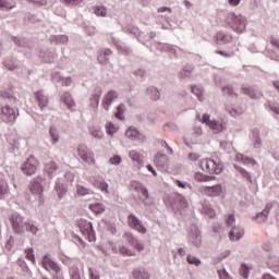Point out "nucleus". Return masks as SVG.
I'll use <instances>...</instances> for the list:
<instances>
[{
	"label": "nucleus",
	"instance_id": "obj_1",
	"mask_svg": "<svg viewBox=\"0 0 279 279\" xmlns=\"http://www.w3.org/2000/svg\"><path fill=\"white\" fill-rule=\"evenodd\" d=\"M124 239L129 243V246L120 247V254L124 256H136L137 252H143V244H141L132 233H125Z\"/></svg>",
	"mask_w": 279,
	"mask_h": 279
},
{
	"label": "nucleus",
	"instance_id": "obj_2",
	"mask_svg": "<svg viewBox=\"0 0 279 279\" xmlns=\"http://www.w3.org/2000/svg\"><path fill=\"white\" fill-rule=\"evenodd\" d=\"M199 168L202 171H205V173H216L217 175L223 171L221 163H216L213 159H202L199 161Z\"/></svg>",
	"mask_w": 279,
	"mask_h": 279
},
{
	"label": "nucleus",
	"instance_id": "obj_3",
	"mask_svg": "<svg viewBox=\"0 0 279 279\" xmlns=\"http://www.w3.org/2000/svg\"><path fill=\"white\" fill-rule=\"evenodd\" d=\"M41 267L46 269V271H52L56 276H60L58 279L62 278V268L60 265L51 259V255H45L41 259Z\"/></svg>",
	"mask_w": 279,
	"mask_h": 279
},
{
	"label": "nucleus",
	"instance_id": "obj_4",
	"mask_svg": "<svg viewBox=\"0 0 279 279\" xmlns=\"http://www.w3.org/2000/svg\"><path fill=\"white\" fill-rule=\"evenodd\" d=\"M77 226L82 232V235L89 241V243H93L95 241V230H93V223L88 220L80 219L77 221Z\"/></svg>",
	"mask_w": 279,
	"mask_h": 279
},
{
	"label": "nucleus",
	"instance_id": "obj_5",
	"mask_svg": "<svg viewBox=\"0 0 279 279\" xmlns=\"http://www.w3.org/2000/svg\"><path fill=\"white\" fill-rule=\"evenodd\" d=\"M19 117V109H14L10 106H4L1 108L0 118L3 123H14Z\"/></svg>",
	"mask_w": 279,
	"mask_h": 279
},
{
	"label": "nucleus",
	"instance_id": "obj_6",
	"mask_svg": "<svg viewBox=\"0 0 279 279\" xmlns=\"http://www.w3.org/2000/svg\"><path fill=\"white\" fill-rule=\"evenodd\" d=\"M38 167H40V161L34 156H29L23 163L22 171L25 175H34L38 171Z\"/></svg>",
	"mask_w": 279,
	"mask_h": 279
},
{
	"label": "nucleus",
	"instance_id": "obj_7",
	"mask_svg": "<svg viewBox=\"0 0 279 279\" xmlns=\"http://www.w3.org/2000/svg\"><path fill=\"white\" fill-rule=\"evenodd\" d=\"M128 226L129 228H132V230H135L140 234H147V228L145 227V225H143V222H141V220L134 214L129 215Z\"/></svg>",
	"mask_w": 279,
	"mask_h": 279
},
{
	"label": "nucleus",
	"instance_id": "obj_8",
	"mask_svg": "<svg viewBox=\"0 0 279 279\" xmlns=\"http://www.w3.org/2000/svg\"><path fill=\"white\" fill-rule=\"evenodd\" d=\"M77 156L83 160V162H86L87 165H95V154L88 151V147H86V145H78Z\"/></svg>",
	"mask_w": 279,
	"mask_h": 279
},
{
	"label": "nucleus",
	"instance_id": "obj_9",
	"mask_svg": "<svg viewBox=\"0 0 279 279\" xmlns=\"http://www.w3.org/2000/svg\"><path fill=\"white\" fill-rule=\"evenodd\" d=\"M199 192L203 195H207V197H219V195H222L223 187L221 184L213 185V186H202L199 189Z\"/></svg>",
	"mask_w": 279,
	"mask_h": 279
},
{
	"label": "nucleus",
	"instance_id": "obj_10",
	"mask_svg": "<svg viewBox=\"0 0 279 279\" xmlns=\"http://www.w3.org/2000/svg\"><path fill=\"white\" fill-rule=\"evenodd\" d=\"M43 179L40 177L35 178L31 181L28 185V190L32 195H38L39 198L43 197V193H45V187H43V183H40Z\"/></svg>",
	"mask_w": 279,
	"mask_h": 279
},
{
	"label": "nucleus",
	"instance_id": "obj_11",
	"mask_svg": "<svg viewBox=\"0 0 279 279\" xmlns=\"http://www.w3.org/2000/svg\"><path fill=\"white\" fill-rule=\"evenodd\" d=\"M202 122L215 132H223V124H221L219 121H211L208 113L203 114Z\"/></svg>",
	"mask_w": 279,
	"mask_h": 279
},
{
	"label": "nucleus",
	"instance_id": "obj_12",
	"mask_svg": "<svg viewBox=\"0 0 279 279\" xmlns=\"http://www.w3.org/2000/svg\"><path fill=\"white\" fill-rule=\"evenodd\" d=\"M11 226L13 228V231L15 232V234H23V217H21L17 214H13L11 216Z\"/></svg>",
	"mask_w": 279,
	"mask_h": 279
},
{
	"label": "nucleus",
	"instance_id": "obj_13",
	"mask_svg": "<svg viewBox=\"0 0 279 279\" xmlns=\"http://www.w3.org/2000/svg\"><path fill=\"white\" fill-rule=\"evenodd\" d=\"M117 97H119V94H117V92L114 90H109L107 93L102 100V107L105 108V110H110V106H112V101H114Z\"/></svg>",
	"mask_w": 279,
	"mask_h": 279
},
{
	"label": "nucleus",
	"instance_id": "obj_14",
	"mask_svg": "<svg viewBox=\"0 0 279 279\" xmlns=\"http://www.w3.org/2000/svg\"><path fill=\"white\" fill-rule=\"evenodd\" d=\"M36 97V101L38 102V106L40 108V110L47 108V106H49V98H47V96H45V94L43 92H37L35 94Z\"/></svg>",
	"mask_w": 279,
	"mask_h": 279
},
{
	"label": "nucleus",
	"instance_id": "obj_15",
	"mask_svg": "<svg viewBox=\"0 0 279 279\" xmlns=\"http://www.w3.org/2000/svg\"><path fill=\"white\" fill-rule=\"evenodd\" d=\"M274 205H271V203H268L265 207V209L257 214L256 219H257V223H265V221H267V217L269 216V210H271Z\"/></svg>",
	"mask_w": 279,
	"mask_h": 279
},
{
	"label": "nucleus",
	"instance_id": "obj_16",
	"mask_svg": "<svg viewBox=\"0 0 279 279\" xmlns=\"http://www.w3.org/2000/svg\"><path fill=\"white\" fill-rule=\"evenodd\" d=\"M8 193H10V185L3 179V174H0V199H4Z\"/></svg>",
	"mask_w": 279,
	"mask_h": 279
},
{
	"label": "nucleus",
	"instance_id": "obj_17",
	"mask_svg": "<svg viewBox=\"0 0 279 279\" xmlns=\"http://www.w3.org/2000/svg\"><path fill=\"white\" fill-rule=\"evenodd\" d=\"M44 171L49 175V178H53V173L58 171V163L51 160L46 162L44 166Z\"/></svg>",
	"mask_w": 279,
	"mask_h": 279
},
{
	"label": "nucleus",
	"instance_id": "obj_18",
	"mask_svg": "<svg viewBox=\"0 0 279 279\" xmlns=\"http://www.w3.org/2000/svg\"><path fill=\"white\" fill-rule=\"evenodd\" d=\"M132 186L134 189V191H136V193H141L142 197H144V199H147L149 197V192L147 191V187L142 185L141 183L134 181L132 183Z\"/></svg>",
	"mask_w": 279,
	"mask_h": 279
},
{
	"label": "nucleus",
	"instance_id": "obj_19",
	"mask_svg": "<svg viewBox=\"0 0 279 279\" xmlns=\"http://www.w3.org/2000/svg\"><path fill=\"white\" fill-rule=\"evenodd\" d=\"M244 232L243 229L232 227L230 233H229V239L230 241H239L241 236H243Z\"/></svg>",
	"mask_w": 279,
	"mask_h": 279
},
{
	"label": "nucleus",
	"instance_id": "obj_20",
	"mask_svg": "<svg viewBox=\"0 0 279 279\" xmlns=\"http://www.w3.org/2000/svg\"><path fill=\"white\" fill-rule=\"evenodd\" d=\"M62 100L70 110H73V108H75V101L73 100V97H71V93H63Z\"/></svg>",
	"mask_w": 279,
	"mask_h": 279
},
{
	"label": "nucleus",
	"instance_id": "obj_21",
	"mask_svg": "<svg viewBox=\"0 0 279 279\" xmlns=\"http://www.w3.org/2000/svg\"><path fill=\"white\" fill-rule=\"evenodd\" d=\"M194 180L196 182H213V180H215V177H210V175L204 174L202 172H196L194 174Z\"/></svg>",
	"mask_w": 279,
	"mask_h": 279
},
{
	"label": "nucleus",
	"instance_id": "obj_22",
	"mask_svg": "<svg viewBox=\"0 0 279 279\" xmlns=\"http://www.w3.org/2000/svg\"><path fill=\"white\" fill-rule=\"evenodd\" d=\"M236 160H241L243 165H251V167H254V165H256V160L251 157H245L243 154H238Z\"/></svg>",
	"mask_w": 279,
	"mask_h": 279
},
{
	"label": "nucleus",
	"instance_id": "obj_23",
	"mask_svg": "<svg viewBox=\"0 0 279 279\" xmlns=\"http://www.w3.org/2000/svg\"><path fill=\"white\" fill-rule=\"evenodd\" d=\"M129 156L133 162H137V165H143V155L138 154L136 150H131Z\"/></svg>",
	"mask_w": 279,
	"mask_h": 279
},
{
	"label": "nucleus",
	"instance_id": "obj_24",
	"mask_svg": "<svg viewBox=\"0 0 279 279\" xmlns=\"http://www.w3.org/2000/svg\"><path fill=\"white\" fill-rule=\"evenodd\" d=\"M89 209L92 210V213H95V215H101V213L106 210L101 203H95L89 205Z\"/></svg>",
	"mask_w": 279,
	"mask_h": 279
},
{
	"label": "nucleus",
	"instance_id": "obj_25",
	"mask_svg": "<svg viewBox=\"0 0 279 279\" xmlns=\"http://www.w3.org/2000/svg\"><path fill=\"white\" fill-rule=\"evenodd\" d=\"M106 130H107V134H109L110 136H113L114 134H117V132H119V126H117L112 122H107Z\"/></svg>",
	"mask_w": 279,
	"mask_h": 279
},
{
	"label": "nucleus",
	"instance_id": "obj_26",
	"mask_svg": "<svg viewBox=\"0 0 279 279\" xmlns=\"http://www.w3.org/2000/svg\"><path fill=\"white\" fill-rule=\"evenodd\" d=\"M147 93L150 95V99H153V101H158V99H160V92H158L156 87L148 88Z\"/></svg>",
	"mask_w": 279,
	"mask_h": 279
},
{
	"label": "nucleus",
	"instance_id": "obj_27",
	"mask_svg": "<svg viewBox=\"0 0 279 279\" xmlns=\"http://www.w3.org/2000/svg\"><path fill=\"white\" fill-rule=\"evenodd\" d=\"M94 186H96V189H100L102 193H108V183H106L104 180L95 181Z\"/></svg>",
	"mask_w": 279,
	"mask_h": 279
},
{
	"label": "nucleus",
	"instance_id": "obj_28",
	"mask_svg": "<svg viewBox=\"0 0 279 279\" xmlns=\"http://www.w3.org/2000/svg\"><path fill=\"white\" fill-rule=\"evenodd\" d=\"M227 111L231 117H241L243 114V108H232L230 106H227Z\"/></svg>",
	"mask_w": 279,
	"mask_h": 279
},
{
	"label": "nucleus",
	"instance_id": "obj_29",
	"mask_svg": "<svg viewBox=\"0 0 279 279\" xmlns=\"http://www.w3.org/2000/svg\"><path fill=\"white\" fill-rule=\"evenodd\" d=\"M223 95H228V97H239V94L234 92V88L232 86L227 85L222 87Z\"/></svg>",
	"mask_w": 279,
	"mask_h": 279
},
{
	"label": "nucleus",
	"instance_id": "obj_30",
	"mask_svg": "<svg viewBox=\"0 0 279 279\" xmlns=\"http://www.w3.org/2000/svg\"><path fill=\"white\" fill-rule=\"evenodd\" d=\"M27 260H31L33 265H36V255H34V248H26L25 250Z\"/></svg>",
	"mask_w": 279,
	"mask_h": 279
},
{
	"label": "nucleus",
	"instance_id": "obj_31",
	"mask_svg": "<svg viewBox=\"0 0 279 279\" xmlns=\"http://www.w3.org/2000/svg\"><path fill=\"white\" fill-rule=\"evenodd\" d=\"M94 13L96 16H106L108 14V10L105 7H94Z\"/></svg>",
	"mask_w": 279,
	"mask_h": 279
},
{
	"label": "nucleus",
	"instance_id": "obj_32",
	"mask_svg": "<svg viewBox=\"0 0 279 279\" xmlns=\"http://www.w3.org/2000/svg\"><path fill=\"white\" fill-rule=\"evenodd\" d=\"M128 138H138V131L134 128H129L125 132Z\"/></svg>",
	"mask_w": 279,
	"mask_h": 279
},
{
	"label": "nucleus",
	"instance_id": "obj_33",
	"mask_svg": "<svg viewBox=\"0 0 279 279\" xmlns=\"http://www.w3.org/2000/svg\"><path fill=\"white\" fill-rule=\"evenodd\" d=\"M133 278L134 279H149V274L142 272L141 270H134Z\"/></svg>",
	"mask_w": 279,
	"mask_h": 279
},
{
	"label": "nucleus",
	"instance_id": "obj_34",
	"mask_svg": "<svg viewBox=\"0 0 279 279\" xmlns=\"http://www.w3.org/2000/svg\"><path fill=\"white\" fill-rule=\"evenodd\" d=\"M123 112H125V106L124 105L118 106L117 112H116V119L123 121Z\"/></svg>",
	"mask_w": 279,
	"mask_h": 279
},
{
	"label": "nucleus",
	"instance_id": "obj_35",
	"mask_svg": "<svg viewBox=\"0 0 279 279\" xmlns=\"http://www.w3.org/2000/svg\"><path fill=\"white\" fill-rule=\"evenodd\" d=\"M56 191L58 193L59 199H62V197H64V193H66V187H64L62 184H57Z\"/></svg>",
	"mask_w": 279,
	"mask_h": 279
},
{
	"label": "nucleus",
	"instance_id": "obj_36",
	"mask_svg": "<svg viewBox=\"0 0 279 279\" xmlns=\"http://www.w3.org/2000/svg\"><path fill=\"white\" fill-rule=\"evenodd\" d=\"M166 161H167V155H157L155 157V162L156 165H158V167H162Z\"/></svg>",
	"mask_w": 279,
	"mask_h": 279
},
{
	"label": "nucleus",
	"instance_id": "obj_37",
	"mask_svg": "<svg viewBox=\"0 0 279 279\" xmlns=\"http://www.w3.org/2000/svg\"><path fill=\"white\" fill-rule=\"evenodd\" d=\"M187 263L190 265H195V267H199V265H202V262L193 255L187 256Z\"/></svg>",
	"mask_w": 279,
	"mask_h": 279
},
{
	"label": "nucleus",
	"instance_id": "obj_38",
	"mask_svg": "<svg viewBox=\"0 0 279 279\" xmlns=\"http://www.w3.org/2000/svg\"><path fill=\"white\" fill-rule=\"evenodd\" d=\"M14 8V3L8 2V0H0V10H12Z\"/></svg>",
	"mask_w": 279,
	"mask_h": 279
},
{
	"label": "nucleus",
	"instance_id": "obj_39",
	"mask_svg": "<svg viewBox=\"0 0 279 279\" xmlns=\"http://www.w3.org/2000/svg\"><path fill=\"white\" fill-rule=\"evenodd\" d=\"M24 226L28 232H32V234H36V232H38V227L32 222H25Z\"/></svg>",
	"mask_w": 279,
	"mask_h": 279
},
{
	"label": "nucleus",
	"instance_id": "obj_40",
	"mask_svg": "<svg viewBox=\"0 0 279 279\" xmlns=\"http://www.w3.org/2000/svg\"><path fill=\"white\" fill-rule=\"evenodd\" d=\"M234 221H236L234 214H229L226 216V225L228 226V228L234 226Z\"/></svg>",
	"mask_w": 279,
	"mask_h": 279
},
{
	"label": "nucleus",
	"instance_id": "obj_41",
	"mask_svg": "<svg viewBox=\"0 0 279 279\" xmlns=\"http://www.w3.org/2000/svg\"><path fill=\"white\" fill-rule=\"evenodd\" d=\"M90 134L94 138H104V132H101V129H92Z\"/></svg>",
	"mask_w": 279,
	"mask_h": 279
},
{
	"label": "nucleus",
	"instance_id": "obj_42",
	"mask_svg": "<svg viewBox=\"0 0 279 279\" xmlns=\"http://www.w3.org/2000/svg\"><path fill=\"white\" fill-rule=\"evenodd\" d=\"M70 276H71V279H82L78 268H71Z\"/></svg>",
	"mask_w": 279,
	"mask_h": 279
},
{
	"label": "nucleus",
	"instance_id": "obj_43",
	"mask_svg": "<svg viewBox=\"0 0 279 279\" xmlns=\"http://www.w3.org/2000/svg\"><path fill=\"white\" fill-rule=\"evenodd\" d=\"M60 1L64 5L71 7V5H80V3H82L83 0H60Z\"/></svg>",
	"mask_w": 279,
	"mask_h": 279
},
{
	"label": "nucleus",
	"instance_id": "obj_44",
	"mask_svg": "<svg viewBox=\"0 0 279 279\" xmlns=\"http://www.w3.org/2000/svg\"><path fill=\"white\" fill-rule=\"evenodd\" d=\"M233 29H235V32L239 34H242V32H245V22H240L239 25L235 23L233 25Z\"/></svg>",
	"mask_w": 279,
	"mask_h": 279
},
{
	"label": "nucleus",
	"instance_id": "obj_45",
	"mask_svg": "<svg viewBox=\"0 0 279 279\" xmlns=\"http://www.w3.org/2000/svg\"><path fill=\"white\" fill-rule=\"evenodd\" d=\"M242 93L244 95H248L251 97V99H256L257 98V96L254 95V93H252V88H250V87H242Z\"/></svg>",
	"mask_w": 279,
	"mask_h": 279
},
{
	"label": "nucleus",
	"instance_id": "obj_46",
	"mask_svg": "<svg viewBox=\"0 0 279 279\" xmlns=\"http://www.w3.org/2000/svg\"><path fill=\"white\" fill-rule=\"evenodd\" d=\"M241 276L247 278L250 276V267L242 265L240 270Z\"/></svg>",
	"mask_w": 279,
	"mask_h": 279
},
{
	"label": "nucleus",
	"instance_id": "obj_47",
	"mask_svg": "<svg viewBox=\"0 0 279 279\" xmlns=\"http://www.w3.org/2000/svg\"><path fill=\"white\" fill-rule=\"evenodd\" d=\"M110 165H121V156L116 155L109 159Z\"/></svg>",
	"mask_w": 279,
	"mask_h": 279
},
{
	"label": "nucleus",
	"instance_id": "obj_48",
	"mask_svg": "<svg viewBox=\"0 0 279 279\" xmlns=\"http://www.w3.org/2000/svg\"><path fill=\"white\" fill-rule=\"evenodd\" d=\"M50 136L52 137L53 143H58L59 136H58V131H56V129L53 128L50 129Z\"/></svg>",
	"mask_w": 279,
	"mask_h": 279
},
{
	"label": "nucleus",
	"instance_id": "obj_49",
	"mask_svg": "<svg viewBox=\"0 0 279 279\" xmlns=\"http://www.w3.org/2000/svg\"><path fill=\"white\" fill-rule=\"evenodd\" d=\"M89 278L90 279H100L99 272L93 268H89Z\"/></svg>",
	"mask_w": 279,
	"mask_h": 279
},
{
	"label": "nucleus",
	"instance_id": "obj_50",
	"mask_svg": "<svg viewBox=\"0 0 279 279\" xmlns=\"http://www.w3.org/2000/svg\"><path fill=\"white\" fill-rule=\"evenodd\" d=\"M270 45L275 47V49H278L279 51V39L275 37H270Z\"/></svg>",
	"mask_w": 279,
	"mask_h": 279
},
{
	"label": "nucleus",
	"instance_id": "obj_51",
	"mask_svg": "<svg viewBox=\"0 0 279 279\" xmlns=\"http://www.w3.org/2000/svg\"><path fill=\"white\" fill-rule=\"evenodd\" d=\"M218 275L220 279H230V275L226 270L218 271Z\"/></svg>",
	"mask_w": 279,
	"mask_h": 279
},
{
	"label": "nucleus",
	"instance_id": "obj_52",
	"mask_svg": "<svg viewBox=\"0 0 279 279\" xmlns=\"http://www.w3.org/2000/svg\"><path fill=\"white\" fill-rule=\"evenodd\" d=\"M189 158H190V160L195 162V161L199 160V155H197V153H190Z\"/></svg>",
	"mask_w": 279,
	"mask_h": 279
},
{
	"label": "nucleus",
	"instance_id": "obj_53",
	"mask_svg": "<svg viewBox=\"0 0 279 279\" xmlns=\"http://www.w3.org/2000/svg\"><path fill=\"white\" fill-rule=\"evenodd\" d=\"M77 195H88V190L83 186L77 187Z\"/></svg>",
	"mask_w": 279,
	"mask_h": 279
},
{
	"label": "nucleus",
	"instance_id": "obj_54",
	"mask_svg": "<svg viewBox=\"0 0 279 279\" xmlns=\"http://www.w3.org/2000/svg\"><path fill=\"white\" fill-rule=\"evenodd\" d=\"M205 213H206V215H208V217H210V219H213V218H215V209H213V208H207V209H205Z\"/></svg>",
	"mask_w": 279,
	"mask_h": 279
},
{
	"label": "nucleus",
	"instance_id": "obj_55",
	"mask_svg": "<svg viewBox=\"0 0 279 279\" xmlns=\"http://www.w3.org/2000/svg\"><path fill=\"white\" fill-rule=\"evenodd\" d=\"M99 99H101V93H99V95L92 96V101H94L96 106H99Z\"/></svg>",
	"mask_w": 279,
	"mask_h": 279
},
{
	"label": "nucleus",
	"instance_id": "obj_56",
	"mask_svg": "<svg viewBox=\"0 0 279 279\" xmlns=\"http://www.w3.org/2000/svg\"><path fill=\"white\" fill-rule=\"evenodd\" d=\"M60 260L63 263V265H69L71 263V258L64 255L60 257Z\"/></svg>",
	"mask_w": 279,
	"mask_h": 279
},
{
	"label": "nucleus",
	"instance_id": "obj_57",
	"mask_svg": "<svg viewBox=\"0 0 279 279\" xmlns=\"http://www.w3.org/2000/svg\"><path fill=\"white\" fill-rule=\"evenodd\" d=\"M20 263L24 268V270L26 271V274H28V276H32V270H29V267H27V264L25 262H20Z\"/></svg>",
	"mask_w": 279,
	"mask_h": 279
},
{
	"label": "nucleus",
	"instance_id": "obj_58",
	"mask_svg": "<svg viewBox=\"0 0 279 279\" xmlns=\"http://www.w3.org/2000/svg\"><path fill=\"white\" fill-rule=\"evenodd\" d=\"M63 86H71V78H62L61 80Z\"/></svg>",
	"mask_w": 279,
	"mask_h": 279
},
{
	"label": "nucleus",
	"instance_id": "obj_59",
	"mask_svg": "<svg viewBox=\"0 0 279 279\" xmlns=\"http://www.w3.org/2000/svg\"><path fill=\"white\" fill-rule=\"evenodd\" d=\"M228 2L229 5H232L234 8L241 3V0H228Z\"/></svg>",
	"mask_w": 279,
	"mask_h": 279
},
{
	"label": "nucleus",
	"instance_id": "obj_60",
	"mask_svg": "<svg viewBox=\"0 0 279 279\" xmlns=\"http://www.w3.org/2000/svg\"><path fill=\"white\" fill-rule=\"evenodd\" d=\"M213 230H214V232H221V225H219V223H216V225H214V227H213Z\"/></svg>",
	"mask_w": 279,
	"mask_h": 279
},
{
	"label": "nucleus",
	"instance_id": "obj_61",
	"mask_svg": "<svg viewBox=\"0 0 279 279\" xmlns=\"http://www.w3.org/2000/svg\"><path fill=\"white\" fill-rule=\"evenodd\" d=\"M158 12H159V13H162V12H170V13H171V8L161 7V8L158 9Z\"/></svg>",
	"mask_w": 279,
	"mask_h": 279
},
{
	"label": "nucleus",
	"instance_id": "obj_62",
	"mask_svg": "<svg viewBox=\"0 0 279 279\" xmlns=\"http://www.w3.org/2000/svg\"><path fill=\"white\" fill-rule=\"evenodd\" d=\"M175 183H177V186H179V189H186V184H184L182 181L177 180Z\"/></svg>",
	"mask_w": 279,
	"mask_h": 279
},
{
	"label": "nucleus",
	"instance_id": "obj_63",
	"mask_svg": "<svg viewBox=\"0 0 279 279\" xmlns=\"http://www.w3.org/2000/svg\"><path fill=\"white\" fill-rule=\"evenodd\" d=\"M240 173H241L244 178H246L247 180H250V173H247V171H245L244 169H241V170H240Z\"/></svg>",
	"mask_w": 279,
	"mask_h": 279
},
{
	"label": "nucleus",
	"instance_id": "obj_64",
	"mask_svg": "<svg viewBox=\"0 0 279 279\" xmlns=\"http://www.w3.org/2000/svg\"><path fill=\"white\" fill-rule=\"evenodd\" d=\"M271 111L275 112V114H279V107L278 106H271Z\"/></svg>",
	"mask_w": 279,
	"mask_h": 279
}]
</instances>
